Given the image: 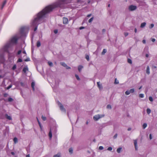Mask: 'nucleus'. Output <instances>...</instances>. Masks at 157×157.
Returning a JSON list of instances; mask_svg holds the SVG:
<instances>
[{
  "instance_id": "obj_1",
  "label": "nucleus",
  "mask_w": 157,
  "mask_h": 157,
  "mask_svg": "<svg viewBox=\"0 0 157 157\" xmlns=\"http://www.w3.org/2000/svg\"><path fill=\"white\" fill-rule=\"evenodd\" d=\"M72 0H57L52 4L46 7L34 17L31 23L32 26L34 27V31H36L39 24L43 22V19L46 14L52 11L53 9L57 8H64L65 5L71 2Z\"/></svg>"
},
{
  "instance_id": "obj_2",
  "label": "nucleus",
  "mask_w": 157,
  "mask_h": 157,
  "mask_svg": "<svg viewBox=\"0 0 157 157\" xmlns=\"http://www.w3.org/2000/svg\"><path fill=\"white\" fill-rule=\"evenodd\" d=\"M17 40L18 39L17 36L12 37L4 46L0 49V59L1 60H3L4 59V52L9 53L10 51L12 50L13 46L17 44Z\"/></svg>"
},
{
  "instance_id": "obj_3",
  "label": "nucleus",
  "mask_w": 157,
  "mask_h": 157,
  "mask_svg": "<svg viewBox=\"0 0 157 157\" xmlns=\"http://www.w3.org/2000/svg\"><path fill=\"white\" fill-rule=\"evenodd\" d=\"M105 115L104 114H98L95 115L94 116L93 118L94 121H98L99 119L103 117H104Z\"/></svg>"
},
{
  "instance_id": "obj_4",
  "label": "nucleus",
  "mask_w": 157,
  "mask_h": 157,
  "mask_svg": "<svg viewBox=\"0 0 157 157\" xmlns=\"http://www.w3.org/2000/svg\"><path fill=\"white\" fill-rule=\"evenodd\" d=\"M58 105L59 106L60 110L65 113L66 112V109L64 108L63 105L59 101L58 102Z\"/></svg>"
},
{
  "instance_id": "obj_5",
  "label": "nucleus",
  "mask_w": 157,
  "mask_h": 157,
  "mask_svg": "<svg viewBox=\"0 0 157 157\" xmlns=\"http://www.w3.org/2000/svg\"><path fill=\"white\" fill-rule=\"evenodd\" d=\"M137 8V7L135 6L131 5L128 7V9L130 11H132L135 10Z\"/></svg>"
},
{
  "instance_id": "obj_6",
  "label": "nucleus",
  "mask_w": 157,
  "mask_h": 157,
  "mask_svg": "<svg viewBox=\"0 0 157 157\" xmlns=\"http://www.w3.org/2000/svg\"><path fill=\"white\" fill-rule=\"evenodd\" d=\"M137 141V140L136 139L134 140V144L136 150H137L138 149Z\"/></svg>"
},
{
  "instance_id": "obj_7",
  "label": "nucleus",
  "mask_w": 157,
  "mask_h": 157,
  "mask_svg": "<svg viewBox=\"0 0 157 157\" xmlns=\"http://www.w3.org/2000/svg\"><path fill=\"white\" fill-rule=\"evenodd\" d=\"M63 24H67L68 23V19L67 18L63 17Z\"/></svg>"
},
{
  "instance_id": "obj_8",
  "label": "nucleus",
  "mask_w": 157,
  "mask_h": 157,
  "mask_svg": "<svg viewBox=\"0 0 157 157\" xmlns=\"http://www.w3.org/2000/svg\"><path fill=\"white\" fill-rule=\"evenodd\" d=\"M97 84L98 87L100 90L102 89L103 87H102V85L100 83V82H97Z\"/></svg>"
},
{
  "instance_id": "obj_9",
  "label": "nucleus",
  "mask_w": 157,
  "mask_h": 157,
  "mask_svg": "<svg viewBox=\"0 0 157 157\" xmlns=\"http://www.w3.org/2000/svg\"><path fill=\"white\" fill-rule=\"evenodd\" d=\"M5 117L8 120H11L12 119L11 117L10 116H8L7 114H5Z\"/></svg>"
},
{
  "instance_id": "obj_10",
  "label": "nucleus",
  "mask_w": 157,
  "mask_h": 157,
  "mask_svg": "<svg viewBox=\"0 0 157 157\" xmlns=\"http://www.w3.org/2000/svg\"><path fill=\"white\" fill-rule=\"evenodd\" d=\"M28 71V68L27 66H25L23 69V71L25 73L27 71Z\"/></svg>"
},
{
  "instance_id": "obj_11",
  "label": "nucleus",
  "mask_w": 157,
  "mask_h": 157,
  "mask_svg": "<svg viewBox=\"0 0 157 157\" xmlns=\"http://www.w3.org/2000/svg\"><path fill=\"white\" fill-rule=\"evenodd\" d=\"M20 84L21 86L23 87H27V84L25 82H21Z\"/></svg>"
},
{
  "instance_id": "obj_12",
  "label": "nucleus",
  "mask_w": 157,
  "mask_h": 157,
  "mask_svg": "<svg viewBox=\"0 0 157 157\" xmlns=\"http://www.w3.org/2000/svg\"><path fill=\"white\" fill-rule=\"evenodd\" d=\"M146 73L149 75L150 74V68L149 66H147V67L146 68Z\"/></svg>"
},
{
  "instance_id": "obj_13",
  "label": "nucleus",
  "mask_w": 157,
  "mask_h": 157,
  "mask_svg": "<svg viewBox=\"0 0 157 157\" xmlns=\"http://www.w3.org/2000/svg\"><path fill=\"white\" fill-rule=\"evenodd\" d=\"M49 137L50 139H51L52 137V129L50 128V131L49 133Z\"/></svg>"
},
{
  "instance_id": "obj_14",
  "label": "nucleus",
  "mask_w": 157,
  "mask_h": 157,
  "mask_svg": "<svg viewBox=\"0 0 157 157\" xmlns=\"http://www.w3.org/2000/svg\"><path fill=\"white\" fill-rule=\"evenodd\" d=\"M25 30V28L23 27H22L21 28L20 30V32L21 34H23L24 33Z\"/></svg>"
},
{
  "instance_id": "obj_15",
  "label": "nucleus",
  "mask_w": 157,
  "mask_h": 157,
  "mask_svg": "<svg viewBox=\"0 0 157 157\" xmlns=\"http://www.w3.org/2000/svg\"><path fill=\"white\" fill-rule=\"evenodd\" d=\"M35 85V83L34 82H33L31 83V86L32 88V89L33 90H34V86Z\"/></svg>"
},
{
  "instance_id": "obj_16",
  "label": "nucleus",
  "mask_w": 157,
  "mask_h": 157,
  "mask_svg": "<svg viewBox=\"0 0 157 157\" xmlns=\"http://www.w3.org/2000/svg\"><path fill=\"white\" fill-rule=\"evenodd\" d=\"M83 68V67L82 65H79L78 66V70L79 72H80L81 71V70Z\"/></svg>"
},
{
  "instance_id": "obj_17",
  "label": "nucleus",
  "mask_w": 157,
  "mask_h": 157,
  "mask_svg": "<svg viewBox=\"0 0 157 157\" xmlns=\"http://www.w3.org/2000/svg\"><path fill=\"white\" fill-rule=\"evenodd\" d=\"M146 24V23L145 22H143L141 24L140 27L141 28L144 27L145 26Z\"/></svg>"
},
{
  "instance_id": "obj_18",
  "label": "nucleus",
  "mask_w": 157,
  "mask_h": 157,
  "mask_svg": "<svg viewBox=\"0 0 157 157\" xmlns=\"http://www.w3.org/2000/svg\"><path fill=\"white\" fill-rule=\"evenodd\" d=\"M122 149V148L121 147L118 148L117 150V152L118 153H120Z\"/></svg>"
},
{
  "instance_id": "obj_19",
  "label": "nucleus",
  "mask_w": 157,
  "mask_h": 157,
  "mask_svg": "<svg viewBox=\"0 0 157 157\" xmlns=\"http://www.w3.org/2000/svg\"><path fill=\"white\" fill-rule=\"evenodd\" d=\"M13 140L15 144H16L18 142V139L17 137H14L13 138Z\"/></svg>"
},
{
  "instance_id": "obj_20",
  "label": "nucleus",
  "mask_w": 157,
  "mask_h": 157,
  "mask_svg": "<svg viewBox=\"0 0 157 157\" xmlns=\"http://www.w3.org/2000/svg\"><path fill=\"white\" fill-rule=\"evenodd\" d=\"M41 45L40 42V41H38L37 42L36 46L37 47H39Z\"/></svg>"
},
{
  "instance_id": "obj_21",
  "label": "nucleus",
  "mask_w": 157,
  "mask_h": 157,
  "mask_svg": "<svg viewBox=\"0 0 157 157\" xmlns=\"http://www.w3.org/2000/svg\"><path fill=\"white\" fill-rule=\"evenodd\" d=\"M107 50L105 49H104L103 50L102 52H101V54L104 55L106 52Z\"/></svg>"
},
{
  "instance_id": "obj_22",
  "label": "nucleus",
  "mask_w": 157,
  "mask_h": 157,
  "mask_svg": "<svg viewBox=\"0 0 157 157\" xmlns=\"http://www.w3.org/2000/svg\"><path fill=\"white\" fill-rule=\"evenodd\" d=\"M147 112L148 114H149L151 113V110L149 108H147Z\"/></svg>"
},
{
  "instance_id": "obj_23",
  "label": "nucleus",
  "mask_w": 157,
  "mask_h": 157,
  "mask_svg": "<svg viewBox=\"0 0 157 157\" xmlns=\"http://www.w3.org/2000/svg\"><path fill=\"white\" fill-rule=\"evenodd\" d=\"M73 149L72 148H70L69 149V151L70 154L73 153Z\"/></svg>"
},
{
  "instance_id": "obj_24",
  "label": "nucleus",
  "mask_w": 157,
  "mask_h": 157,
  "mask_svg": "<svg viewBox=\"0 0 157 157\" xmlns=\"http://www.w3.org/2000/svg\"><path fill=\"white\" fill-rule=\"evenodd\" d=\"M106 108L108 109H112V106L108 104L107 105Z\"/></svg>"
},
{
  "instance_id": "obj_25",
  "label": "nucleus",
  "mask_w": 157,
  "mask_h": 157,
  "mask_svg": "<svg viewBox=\"0 0 157 157\" xmlns=\"http://www.w3.org/2000/svg\"><path fill=\"white\" fill-rule=\"evenodd\" d=\"M130 93H132L135 91V90L134 89H132L129 90Z\"/></svg>"
},
{
  "instance_id": "obj_26",
  "label": "nucleus",
  "mask_w": 157,
  "mask_h": 157,
  "mask_svg": "<svg viewBox=\"0 0 157 157\" xmlns=\"http://www.w3.org/2000/svg\"><path fill=\"white\" fill-rule=\"evenodd\" d=\"M147 126V124L146 123H144L143 125V128L144 129Z\"/></svg>"
},
{
  "instance_id": "obj_27",
  "label": "nucleus",
  "mask_w": 157,
  "mask_h": 157,
  "mask_svg": "<svg viewBox=\"0 0 157 157\" xmlns=\"http://www.w3.org/2000/svg\"><path fill=\"white\" fill-rule=\"evenodd\" d=\"M6 1H4L3 3V4L2 5V9L3 7H4L5 5L6 4Z\"/></svg>"
},
{
  "instance_id": "obj_28",
  "label": "nucleus",
  "mask_w": 157,
  "mask_h": 157,
  "mask_svg": "<svg viewBox=\"0 0 157 157\" xmlns=\"http://www.w3.org/2000/svg\"><path fill=\"white\" fill-rule=\"evenodd\" d=\"M61 64L64 67H65L66 66H67V64L65 63L64 62H62L61 63Z\"/></svg>"
},
{
  "instance_id": "obj_29",
  "label": "nucleus",
  "mask_w": 157,
  "mask_h": 157,
  "mask_svg": "<svg viewBox=\"0 0 157 157\" xmlns=\"http://www.w3.org/2000/svg\"><path fill=\"white\" fill-rule=\"evenodd\" d=\"M13 101V99L11 98L10 97L8 99V101L9 102H11Z\"/></svg>"
},
{
  "instance_id": "obj_30",
  "label": "nucleus",
  "mask_w": 157,
  "mask_h": 157,
  "mask_svg": "<svg viewBox=\"0 0 157 157\" xmlns=\"http://www.w3.org/2000/svg\"><path fill=\"white\" fill-rule=\"evenodd\" d=\"M119 83V81L116 78L115 79L114 83L115 84H118Z\"/></svg>"
},
{
  "instance_id": "obj_31",
  "label": "nucleus",
  "mask_w": 157,
  "mask_h": 157,
  "mask_svg": "<svg viewBox=\"0 0 157 157\" xmlns=\"http://www.w3.org/2000/svg\"><path fill=\"white\" fill-rule=\"evenodd\" d=\"M130 92L129 91V90H127L125 92V94L126 95H128L130 94Z\"/></svg>"
},
{
  "instance_id": "obj_32",
  "label": "nucleus",
  "mask_w": 157,
  "mask_h": 157,
  "mask_svg": "<svg viewBox=\"0 0 157 157\" xmlns=\"http://www.w3.org/2000/svg\"><path fill=\"white\" fill-rule=\"evenodd\" d=\"M93 19H94V17H92L88 20V22L89 23H91L93 21Z\"/></svg>"
},
{
  "instance_id": "obj_33",
  "label": "nucleus",
  "mask_w": 157,
  "mask_h": 157,
  "mask_svg": "<svg viewBox=\"0 0 157 157\" xmlns=\"http://www.w3.org/2000/svg\"><path fill=\"white\" fill-rule=\"evenodd\" d=\"M128 62L129 63H130V64L132 63V61L130 59H128Z\"/></svg>"
},
{
  "instance_id": "obj_34",
  "label": "nucleus",
  "mask_w": 157,
  "mask_h": 157,
  "mask_svg": "<svg viewBox=\"0 0 157 157\" xmlns=\"http://www.w3.org/2000/svg\"><path fill=\"white\" fill-rule=\"evenodd\" d=\"M75 77H76V79L78 80H80V78H79L78 76L77 75H75Z\"/></svg>"
},
{
  "instance_id": "obj_35",
  "label": "nucleus",
  "mask_w": 157,
  "mask_h": 157,
  "mask_svg": "<svg viewBox=\"0 0 157 157\" xmlns=\"http://www.w3.org/2000/svg\"><path fill=\"white\" fill-rule=\"evenodd\" d=\"M86 58L88 61H89L90 60L89 56L88 55H86Z\"/></svg>"
},
{
  "instance_id": "obj_36",
  "label": "nucleus",
  "mask_w": 157,
  "mask_h": 157,
  "mask_svg": "<svg viewBox=\"0 0 157 157\" xmlns=\"http://www.w3.org/2000/svg\"><path fill=\"white\" fill-rule=\"evenodd\" d=\"M48 65L50 66H53V63H52L51 62H48Z\"/></svg>"
},
{
  "instance_id": "obj_37",
  "label": "nucleus",
  "mask_w": 157,
  "mask_h": 157,
  "mask_svg": "<svg viewBox=\"0 0 157 157\" xmlns=\"http://www.w3.org/2000/svg\"><path fill=\"white\" fill-rule=\"evenodd\" d=\"M152 68L153 69H155L156 70H157V67L156 66H154V65H152Z\"/></svg>"
},
{
  "instance_id": "obj_38",
  "label": "nucleus",
  "mask_w": 157,
  "mask_h": 157,
  "mask_svg": "<svg viewBox=\"0 0 157 157\" xmlns=\"http://www.w3.org/2000/svg\"><path fill=\"white\" fill-rule=\"evenodd\" d=\"M149 99L151 101H153V98L151 96H150L149 97Z\"/></svg>"
},
{
  "instance_id": "obj_39",
  "label": "nucleus",
  "mask_w": 157,
  "mask_h": 157,
  "mask_svg": "<svg viewBox=\"0 0 157 157\" xmlns=\"http://www.w3.org/2000/svg\"><path fill=\"white\" fill-rule=\"evenodd\" d=\"M154 25L153 24H151L149 26V28L150 29H152L154 27Z\"/></svg>"
},
{
  "instance_id": "obj_40",
  "label": "nucleus",
  "mask_w": 157,
  "mask_h": 157,
  "mask_svg": "<svg viewBox=\"0 0 157 157\" xmlns=\"http://www.w3.org/2000/svg\"><path fill=\"white\" fill-rule=\"evenodd\" d=\"M41 118L44 121H45L46 119V117H45L43 116H42Z\"/></svg>"
},
{
  "instance_id": "obj_41",
  "label": "nucleus",
  "mask_w": 157,
  "mask_h": 157,
  "mask_svg": "<svg viewBox=\"0 0 157 157\" xmlns=\"http://www.w3.org/2000/svg\"><path fill=\"white\" fill-rule=\"evenodd\" d=\"M16 67H17L16 65H14L12 67V69L13 70H15L16 68Z\"/></svg>"
},
{
  "instance_id": "obj_42",
  "label": "nucleus",
  "mask_w": 157,
  "mask_h": 157,
  "mask_svg": "<svg viewBox=\"0 0 157 157\" xmlns=\"http://www.w3.org/2000/svg\"><path fill=\"white\" fill-rule=\"evenodd\" d=\"M139 97L141 98H143L144 97V95L143 94H140L139 95Z\"/></svg>"
},
{
  "instance_id": "obj_43",
  "label": "nucleus",
  "mask_w": 157,
  "mask_h": 157,
  "mask_svg": "<svg viewBox=\"0 0 157 157\" xmlns=\"http://www.w3.org/2000/svg\"><path fill=\"white\" fill-rule=\"evenodd\" d=\"M39 125L40 126V129H41V130L42 131V125L41 124V123L40 122H39Z\"/></svg>"
},
{
  "instance_id": "obj_44",
  "label": "nucleus",
  "mask_w": 157,
  "mask_h": 157,
  "mask_svg": "<svg viewBox=\"0 0 157 157\" xmlns=\"http://www.w3.org/2000/svg\"><path fill=\"white\" fill-rule=\"evenodd\" d=\"M17 62H22V59L21 58H19L18 59Z\"/></svg>"
},
{
  "instance_id": "obj_45",
  "label": "nucleus",
  "mask_w": 157,
  "mask_h": 157,
  "mask_svg": "<svg viewBox=\"0 0 157 157\" xmlns=\"http://www.w3.org/2000/svg\"><path fill=\"white\" fill-rule=\"evenodd\" d=\"M117 133H116V134H115V135L113 136V138L114 139H116L117 137Z\"/></svg>"
},
{
  "instance_id": "obj_46",
  "label": "nucleus",
  "mask_w": 157,
  "mask_h": 157,
  "mask_svg": "<svg viewBox=\"0 0 157 157\" xmlns=\"http://www.w3.org/2000/svg\"><path fill=\"white\" fill-rule=\"evenodd\" d=\"M21 52L22 51L21 50H19L17 53V55H18L20 54L21 53Z\"/></svg>"
},
{
  "instance_id": "obj_47",
  "label": "nucleus",
  "mask_w": 157,
  "mask_h": 157,
  "mask_svg": "<svg viewBox=\"0 0 157 157\" xmlns=\"http://www.w3.org/2000/svg\"><path fill=\"white\" fill-rule=\"evenodd\" d=\"M104 149V147L103 146H100L99 147V149L100 150H103V149Z\"/></svg>"
},
{
  "instance_id": "obj_48",
  "label": "nucleus",
  "mask_w": 157,
  "mask_h": 157,
  "mask_svg": "<svg viewBox=\"0 0 157 157\" xmlns=\"http://www.w3.org/2000/svg\"><path fill=\"white\" fill-rule=\"evenodd\" d=\"M112 150V148L111 147H109L107 148V150L111 151Z\"/></svg>"
},
{
  "instance_id": "obj_49",
  "label": "nucleus",
  "mask_w": 157,
  "mask_h": 157,
  "mask_svg": "<svg viewBox=\"0 0 157 157\" xmlns=\"http://www.w3.org/2000/svg\"><path fill=\"white\" fill-rule=\"evenodd\" d=\"M58 30L57 29H55L54 31V32L55 34H57L58 33Z\"/></svg>"
},
{
  "instance_id": "obj_50",
  "label": "nucleus",
  "mask_w": 157,
  "mask_h": 157,
  "mask_svg": "<svg viewBox=\"0 0 157 157\" xmlns=\"http://www.w3.org/2000/svg\"><path fill=\"white\" fill-rule=\"evenodd\" d=\"M53 157H60L59 155L58 154L54 155L53 156Z\"/></svg>"
},
{
  "instance_id": "obj_51",
  "label": "nucleus",
  "mask_w": 157,
  "mask_h": 157,
  "mask_svg": "<svg viewBox=\"0 0 157 157\" xmlns=\"http://www.w3.org/2000/svg\"><path fill=\"white\" fill-rule=\"evenodd\" d=\"M24 60L25 61H30V59L29 58H27L26 59H25Z\"/></svg>"
},
{
  "instance_id": "obj_52",
  "label": "nucleus",
  "mask_w": 157,
  "mask_h": 157,
  "mask_svg": "<svg viewBox=\"0 0 157 157\" xmlns=\"http://www.w3.org/2000/svg\"><path fill=\"white\" fill-rule=\"evenodd\" d=\"M22 53H23L24 54V56L23 57L25 56H26V53L25 51H24L22 52Z\"/></svg>"
},
{
  "instance_id": "obj_53",
  "label": "nucleus",
  "mask_w": 157,
  "mask_h": 157,
  "mask_svg": "<svg viewBox=\"0 0 157 157\" xmlns=\"http://www.w3.org/2000/svg\"><path fill=\"white\" fill-rule=\"evenodd\" d=\"M12 85H9L7 88V89H9L10 88L12 87Z\"/></svg>"
},
{
  "instance_id": "obj_54",
  "label": "nucleus",
  "mask_w": 157,
  "mask_h": 157,
  "mask_svg": "<svg viewBox=\"0 0 157 157\" xmlns=\"http://www.w3.org/2000/svg\"><path fill=\"white\" fill-rule=\"evenodd\" d=\"M124 34L125 36H126L128 35V33L127 32H126V33H124Z\"/></svg>"
},
{
  "instance_id": "obj_55",
  "label": "nucleus",
  "mask_w": 157,
  "mask_h": 157,
  "mask_svg": "<svg viewBox=\"0 0 157 157\" xmlns=\"http://www.w3.org/2000/svg\"><path fill=\"white\" fill-rule=\"evenodd\" d=\"M65 67L67 69H71V67H70L67 66H67H66Z\"/></svg>"
},
{
  "instance_id": "obj_56",
  "label": "nucleus",
  "mask_w": 157,
  "mask_h": 157,
  "mask_svg": "<svg viewBox=\"0 0 157 157\" xmlns=\"http://www.w3.org/2000/svg\"><path fill=\"white\" fill-rule=\"evenodd\" d=\"M149 138L150 140H151L152 139L151 134H150L149 135Z\"/></svg>"
},
{
  "instance_id": "obj_57",
  "label": "nucleus",
  "mask_w": 157,
  "mask_h": 157,
  "mask_svg": "<svg viewBox=\"0 0 157 157\" xmlns=\"http://www.w3.org/2000/svg\"><path fill=\"white\" fill-rule=\"evenodd\" d=\"M151 41L152 42H154L155 41V39L154 38H152L151 39Z\"/></svg>"
},
{
  "instance_id": "obj_58",
  "label": "nucleus",
  "mask_w": 157,
  "mask_h": 157,
  "mask_svg": "<svg viewBox=\"0 0 157 157\" xmlns=\"http://www.w3.org/2000/svg\"><path fill=\"white\" fill-rule=\"evenodd\" d=\"M7 95H8V94H4V96L5 97H6Z\"/></svg>"
},
{
  "instance_id": "obj_59",
  "label": "nucleus",
  "mask_w": 157,
  "mask_h": 157,
  "mask_svg": "<svg viewBox=\"0 0 157 157\" xmlns=\"http://www.w3.org/2000/svg\"><path fill=\"white\" fill-rule=\"evenodd\" d=\"M142 42L144 44H145L146 43V40H143L142 41Z\"/></svg>"
},
{
  "instance_id": "obj_60",
  "label": "nucleus",
  "mask_w": 157,
  "mask_h": 157,
  "mask_svg": "<svg viewBox=\"0 0 157 157\" xmlns=\"http://www.w3.org/2000/svg\"><path fill=\"white\" fill-rule=\"evenodd\" d=\"M11 153L13 155H15V153L13 152H11Z\"/></svg>"
},
{
  "instance_id": "obj_61",
  "label": "nucleus",
  "mask_w": 157,
  "mask_h": 157,
  "mask_svg": "<svg viewBox=\"0 0 157 157\" xmlns=\"http://www.w3.org/2000/svg\"><path fill=\"white\" fill-rule=\"evenodd\" d=\"M91 16V14H88V15H87V17H90Z\"/></svg>"
},
{
  "instance_id": "obj_62",
  "label": "nucleus",
  "mask_w": 157,
  "mask_h": 157,
  "mask_svg": "<svg viewBox=\"0 0 157 157\" xmlns=\"http://www.w3.org/2000/svg\"><path fill=\"white\" fill-rule=\"evenodd\" d=\"M105 29H103L102 30V32L103 33H105Z\"/></svg>"
},
{
  "instance_id": "obj_63",
  "label": "nucleus",
  "mask_w": 157,
  "mask_h": 157,
  "mask_svg": "<svg viewBox=\"0 0 157 157\" xmlns=\"http://www.w3.org/2000/svg\"><path fill=\"white\" fill-rule=\"evenodd\" d=\"M137 29H136V28H135V30H134L135 32V33H136L137 32Z\"/></svg>"
},
{
  "instance_id": "obj_64",
  "label": "nucleus",
  "mask_w": 157,
  "mask_h": 157,
  "mask_svg": "<svg viewBox=\"0 0 157 157\" xmlns=\"http://www.w3.org/2000/svg\"><path fill=\"white\" fill-rule=\"evenodd\" d=\"M131 130V128H129L128 129V131H130Z\"/></svg>"
}]
</instances>
